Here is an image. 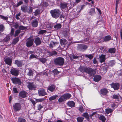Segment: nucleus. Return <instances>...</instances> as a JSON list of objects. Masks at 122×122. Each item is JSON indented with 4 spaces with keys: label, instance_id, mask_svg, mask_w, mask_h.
<instances>
[{
    "label": "nucleus",
    "instance_id": "603ef678",
    "mask_svg": "<svg viewBox=\"0 0 122 122\" xmlns=\"http://www.w3.org/2000/svg\"><path fill=\"white\" fill-rule=\"evenodd\" d=\"M45 99L44 98H40L39 99H36V101L37 102H41L44 101Z\"/></svg>",
    "mask_w": 122,
    "mask_h": 122
},
{
    "label": "nucleus",
    "instance_id": "a18cd8bd",
    "mask_svg": "<svg viewBox=\"0 0 122 122\" xmlns=\"http://www.w3.org/2000/svg\"><path fill=\"white\" fill-rule=\"evenodd\" d=\"M39 59L40 61L43 63H45L47 60L46 59V58H39Z\"/></svg>",
    "mask_w": 122,
    "mask_h": 122
},
{
    "label": "nucleus",
    "instance_id": "4d7b16f0",
    "mask_svg": "<svg viewBox=\"0 0 122 122\" xmlns=\"http://www.w3.org/2000/svg\"><path fill=\"white\" fill-rule=\"evenodd\" d=\"M53 72L54 74H57L59 73V72L57 70V69H55L53 71Z\"/></svg>",
    "mask_w": 122,
    "mask_h": 122
},
{
    "label": "nucleus",
    "instance_id": "6e6552de",
    "mask_svg": "<svg viewBox=\"0 0 122 122\" xmlns=\"http://www.w3.org/2000/svg\"><path fill=\"white\" fill-rule=\"evenodd\" d=\"M68 3L66 2L61 3L60 4V8L62 10H67L68 9Z\"/></svg>",
    "mask_w": 122,
    "mask_h": 122
},
{
    "label": "nucleus",
    "instance_id": "ddd939ff",
    "mask_svg": "<svg viewBox=\"0 0 122 122\" xmlns=\"http://www.w3.org/2000/svg\"><path fill=\"white\" fill-rule=\"evenodd\" d=\"M111 87L113 88L115 90H117L119 88V84L118 83H112L111 84Z\"/></svg>",
    "mask_w": 122,
    "mask_h": 122
},
{
    "label": "nucleus",
    "instance_id": "f257e3e1",
    "mask_svg": "<svg viewBox=\"0 0 122 122\" xmlns=\"http://www.w3.org/2000/svg\"><path fill=\"white\" fill-rule=\"evenodd\" d=\"M50 13L52 16L55 19L57 18L60 15V10L58 9H55L50 11Z\"/></svg>",
    "mask_w": 122,
    "mask_h": 122
},
{
    "label": "nucleus",
    "instance_id": "4be33fe9",
    "mask_svg": "<svg viewBox=\"0 0 122 122\" xmlns=\"http://www.w3.org/2000/svg\"><path fill=\"white\" fill-rule=\"evenodd\" d=\"M101 93L103 95H106L108 92L107 89L104 88L102 89L101 91Z\"/></svg>",
    "mask_w": 122,
    "mask_h": 122
},
{
    "label": "nucleus",
    "instance_id": "f03ea898",
    "mask_svg": "<svg viewBox=\"0 0 122 122\" xmlns=\"http://www.w3.org/2000/svg\"><path fill=\"white\" fill-rule=\"evenodd\" d=\"M54 62L56 65L62 66L64 63V59L61 57H58L54 60Z\"/></svg>",
    "mask_w": 122,
    "mask_h": 122
},
{
    "label": "nucleus",
    "instance_id": "9d476101",
    "mask_svg": "<svg viewBox=\"0 0 122 122\" xmlns=\"http://www.w3.org/2000/svg\"><path fill=\"white\" fill-rule=\"evenodd\" d=\"M13 107L15 110L18 111L21 109V106L20 103H17L14 104Z\"/></svg>",
    "mask_w": 122,
    "mask_h": 122
},
{
    "label": "nucleus",
    "instance_id": "c85d7f7f",
    "mask_svg": "<svg viewBox=\"0 0 122 122\" xmlns=\"http://www.w3.org/2000/svg\"><path fill=\"white\" fill-rule=\"evenodd\" d=\"M86 68V67H85L84 66H80L79 68V70L82 73L84 72H85Z\"/></svg>",
    "mask_w": 122,
    "mask_h": 122
},
{
    "label": "nucleus",
    "instance_id": "680f3d73",
    "mask_svg": "<svg viewBox=\"0 0 122 122\" xmlns=\"http://www.w3.org/2000/svg\"><path fill=\"white\" fill-rule=\"evenodd\" d=\"M23 3V2L22 1H19L18 3L17 4V5H16V7H18L20 5L22 4Z\"/></svg>",
    "mask_w": 122,
    "mask_h": 122
},
{
    "label": "nucleus",
    "instance_id": "72a5a7b5",
    "mask_svg": "<svg viewBox=\"0 0 122 122\" xmlns=\"http://www.w3.org/2000/svg\"><path fill=\"white\" fill-rule=\"evenodd\" d=\"M108 51L111 53H114L116 51V49L115 48H111L109 49Z\"/></svg>",
    "mask_w": 122,
    "mask_h": 122
},
{
    "label": "nucleus",
    "instance_id": "7c9ffc66",
    "mask_svg": "<svg viewBox=\"0 0 122 122\" xmlns=\"http://www.w3.org/2000/svg\"><path fill=\"white\" fill-rule=\"evenodd\" d=\"M94 55V54H92L89 55L86 54L85 56V57L89 58V59L91 60L93 58Z\"/></svg>",
    "mask_w": 122,
    "mask_h": 122
},
{
    "label": "nucleus",
    "instance_id": "6e6d98bb",
    "mask_svg": "<svg viewBox=\"0 0 122 122\" xmlns=\"http://www.w3.org/2000/svg\"><path fill=\"white\" fill-rule=\"evenodd\" d=\"M0 16L1 19H3L4 20H7L8 19V17L7 16H4L2 15H0Z\"/></svg>",
    "mask_w": 122,
    "mask_h": 122
},
{
    "label": "nucleus",
    "instance_id": "a211bd4d",
    "mask_svg": "<svg viewBox=\"0 0 122 122\" xmlns=\"http://www.w3.org/2000/svg\"><path fill=\"white\" fill-rule=\"evenodd\" d=\"M56 86L54 85H52L50 86H49L47 88V90H48L51 92H53L56 90Z\"/></svg>",
    "mask_w": 122,
    "mask_h": 122
},
{
    "label": "nucleus",
    "instance_id": "0e129e2a",
    "mask_svg": "<svg viewBox=\"0 0 122 122\" xmlns=\"http://www.w3.org/2000/svg\"><path fill=\"white\" fill-rule=\"evenodd\" d=\"M34 58H37L36 57V56L34 54H31L30 56V59H32Z\"/></svg>",
    "mask_w": 122,
    "mask_h": 122
},
{
    "label": "nucleus",
    "instance_id": "5701e85b",
    "mask_svg": "<svg viewBox=\"0 0 122 122\" xmlns=\"http://www.w3.org/2000/svg\"><path fill=\"white\" fill-rule=\"evenodd\" d=\"M26 92L24 91H22L20 92L19 94V96L20 97H21L22 98H24L26 97Z\"/></svg>",
    "mask_w": 122,
    "mask_h": 122
},
{
    "label": "nucleus",
    "instance_id": "0eeeda50",
    "mask_svg": "<svg viewBox=\"0 0 122 122\" xmlns=\"http://www.w3.org/2000/svg\"><path fill=\"white\" fill-rule=\"evenodd\" d=\"M87 46L82 44H78L77 46V50L80 51H85L87 48Z\"/></svg>",
    "mask_w": 122,
    "mask_h": 122
},
{
    "label": "nucleus",
    "instance_id": "e433bc0d",
    "mask_svg": "<svg viewBox=\"0 0 122 122\" xmlns=\"http://www.w3.org/2000/svg\"><path fill=\"white\" fill-rule=\"evenodd\" d=\"M58 97V96L57 95L52 96L49 98V100L51 101L54 100L56 99Z\"/></svg>",
    "mask_w": 122,
    "mask_h": 122
},
{
    "label": "nucleus",
    "instance_id": "6ab92c4d",
    "mask_svg": "<svg viewBox=\"0 0 122 122\" xmlns=\"http://www.w3.org/2000/svg\"><path fill=\"white\" fill-rule=\"evenodd\" d=\"M99 57L100 58V62L101 63L105 61L106 59L105 55L102 54L99 56Z\"/></svg>",
    "mask_w": 122,
    "mask_h": 122
},
{
    "label": "nucleus",
    "instance_id": "b1692460",
    "mask_svg": "<svg viewBox=\"0 0 122 122\" xmlns=\"http://www.w3.org/2000/svg\"><path fill=\"white\" fill-rule=\"evenodd\" d=\"M34 73L33 70L30 69H28V71L27 73V75L28 76H32L33 75Z\"/></svg>",
    "mask_w": 122,
    "mask_h": 122
},
{
    "label": "nucleus",
    "instance_id": "338daca9",
    "mask_svg": "<svg viewBox=\"0 0 122 122\" xmlns=\"http://www.w3.org/2000/svg\"><path fill=\"white\" fill-rule=\"evenodd\" d=\"M93 63L94 64H97V62L96 60V58H94L93 59Z\"/></svg>",
    "mask_w": 122,
    "mask_h": 122
},
{
    "label": "nucleus",
    "instance_id": "473e14b6",
    "mask_svg": "<svg viewBox=\"0 0 122 122\" xmlns=\"http://www.w3.org/2000/svg\"><path fill=\"white\" fill-rule=\"evenodd\" d=\"M111 39V36H105L104 39V40L105 41H107Z\"/></svg>",
    "mask_w": 122,
    "mask_h": 122
},
{
    "label": "nucleus",
    "instance_id": "8fccbe9b",
    "mask_svg": "<svg viewBox=\"0 0 122 122\" xmlns=\"http://www.w3.org/2000/svg\"><path fill=\"white\" fill-rule=\"evenodd\" d=\"M33 10V8L31 6H30L29 7V10L27 12L29 14H31L32 13V11Z\"/></svg>",
    "mask_w": 122,
    "mask_h": 122
},
{
    "label": "nucleus",
    "instance_id": "f3484780",
    "mask_svg": "<svg viewBox=\"0 0 122 122\" xmlns=\"http://www.w3.org/2000/svg\"><path fill=\"white\" fill-rule=\"evenodd\" d=\"M38 22L37 19H34L32 21L31 24L32 26L36 27L38 25Z\"/></svg>",
    "mask_w": 122,
    "mask_h": 122
},
{
    "label": "nucleus",
    "instance_id": "c9c22d12",
    "mask_svg": "<svg viewBox=\"0 0 122 122\" xmlns=\"http://www.w3.org/2000/svg\"><path fill=\"white\" fill-rule=\"evenodd\" d=\"M60 42L61 44L62 45H66L67 44V41L66 39H61L60 40Z\"/></svg>",
    "mask_w": 122,
    "mask_h": 122
},
{
    "label": "nucleus",
    "instance_id": "13d9d810",
    "mask_svg": "<svg viewBox=\"0 0 122 122\" xmlns=\"http://www.w3.org/2000/svg\"><path fill=\"white\" fill-rule=\"evenodd\" d=\"M95 11V9L94 8H91L90 10V13L92 14L94 13Z\"/></svg>",
    "mask_w": 122,
    "mask_h": 122
},
{
    "label": "nucleus",
    "instance_id": "774afa93",
    "mask_svg": "<svg viewBox=\"0 0 122 122\" xmlns=\"http://www.w3.org/2000/svg\"><path fill=\"white\" fill-rule=\"evenodd\" d=\"M13 91L15 93H18V92L17 91V89L16 88H14L13 89Z\"/></svg>",
    "mask_w": 122,
    "mask_h": 122
},
{
    "label": "nucleus",
    "instance_id": "58836bf2",
    "mask_svg": "<svg viewBox=\"0 0 122 122\" xmlns=\"http://www.w3.org/2000/svg\"><path fill=\"white\" fill-rule=\"evenodd\" d=\"M84 118L81 117H78L77 118L78 122H82Z\"/></svg>",
    "mask_w": 122,
    "mask_h": 122
},
{
    "label": "nucleus",
    "instance_id": "dca6fc26",
    "mask_svg": "<svg viewBox=\"0 0 122 122\" xmlns=\"http://www.w3.org/2000/svg\"><path fill=\"white\" fill-rule=\"evenodd\" d=\"M5 63L11 66L12 62V59L9 57L6 58L5 60Z\"/></svg>",
    "mask_w": 122,
    "mask_h": 122
},
{
    "label": "nucleus",
    "instance_id": "c756f323",
    "mask_svg": "<svg viewBox=\"0 0 122 122\" xmlns=\"http://www.w3.org/2000/svg\"><path fill=\"white\" fill-rule=\"evenodd\" d=\"M98 117L99 119L102 121L103 122H105L106 118L104 116L101 115H99Z\"/></svg>",
    "mask_w": 122,
    "mask_h": 122
},
{
    "label": "nucleus",
    "instance_id": "864d4df0",
    "mask_svg": "<svg viewBox=\"0 0 122 122\" xmlns=\"http://www.w3.org/2000/svg\"><path fill=\"white\" fill-rule=\"evenodd\" d=\"M15 30L14 28H12L11 29V30L10 33V35L11 36H12L14 34Z\"/></svg>",
    "mask_w": 122,
    "mask_h": 122
},
{
    "label": "nucleus",
    "instance_id": "bf43d9fd",
    "mask_svg": "<svg viewBox=\"0 0 122 122\" xmlns=\"http://www.w3.org/2000/svg\"><path fill=\"white\" fill-rule=\"evenodd\" d=\"M46 32V31L45 30H41L39 31V33L40 34H43Z\"/></svg>",
    "mask_w": 122,
    "mask_h": 122
},
{
    "label": "nucleus",
    "instance_id": "69168bd1",
    "mask_svg": "<svg viewBox=\"0 0 122 122\" xmlns=\"http://www.w3.org/2000/svg\"><path fill=\"white\" fill-rule=\"evenodd\" d=\"M79 110L81 112H83L84 111L83 107L82 106H81L79 107Z\"/></svg>",
    "mask_w": 122,
    "mask_h": 122
},
{
    "label": "nucleus",
    "instance_id": "5fc2aeb1",
    "mask_svg": "<svg viewBox=\"0 0 122 122\" xmlns=\"http://www.w3.org/2000/svg\"><path fill=\"white\" fill-rule=\"evenodd\" d=\"M119 0H116V13L117 12V6L118 5V4L119 3Z\"/></svg>",
    "mask_w": 122,
    "mask_h": 122
},
{
    "label": "nucleus",
    "instance_id": "20e7f679",
    "mask_svg": "<svg viewBox=\"0 0 122 122\" xmlns=\"http://www.w3.org/2000/svg\"><path fill=\"white\" fill-rule=\"evenodd\" d=\"M27 83V87L30 90H35L37 89V85L34 82H28Z\"/></svg>",
    "mask_w": 122,
    "mask_h": 122
},
{
    "label": "nucleus",
    "instance_id": "4c0bfd02",
    "mask_svg": "<svg viewBox=\"0 0 122 122\" xmlns=\"http://www.w3.org/2000/svg\"><path fill=\"white\" fill-rule=\"evenodd\" d=\"M19 41V38L18 37H16L13 40L12 42L13 44H16Z\"/></svg>",
    "mask_w": 122,
    "mask_h": 122
},
{
    "label": "nucleus",
    "instance_id": "f704fd0d",
    "mask_svg": "<svg viewBox=\"0 0 122 122\" xmlns=\"http://www.w3.org/2000/svg\"><path fill=\"white\" fill-rule=\"evenodd\" d=\"M10 36H6L3 39V41L5 42H8L10 40Z\"/></svg>",
    "mask_w": 122,
    "mask_h": 122
},
{
    "label": "nucleus",
    "instance_id": "37998d69",
    "mask_svg": "<svg viewBox=\"0 0 122 122\" xmlns=\"http://www.w3.org/2000/svg\"><path fill=\"white\" fill-rule=\"evenodd\" d=\"M5 27L2 24L0 25V32H2L4 30Z\"/></svg>",
    "mask_w": 122,
    "mask_h": 122
},
{
    "label": "nucleus",
    "instance_id": "e2e57ef3",
    "mask_svg": "<svg viewBox=\"0 0 122 122\" xmlns=\"http://www.w3.org/2000/svg\"><path fill=\"white\" fill-rule=\"evenodd\" d=\"M30 101L32 102V103L33 104V105L34 106H35L36 104V102L35 101L33 100V99H30Z\"/></svg>",
    "mask_w": 122,
    "mask_h": 122
},
{
    "label": "nucleus",
    "instance_id": "052dcab7",
    "mask_svg": "<svg viewBox=\"0 0 122 122\" xmlns=\"http://www.w3.org/2000/svg\"><path fill=\"white\" fill-rule=\"evenodd\" d=\"M37 107L38 110H40L43 108V107L41 104H39L38 106Z\"/></svg>",
    "mask_w": 122,
    "mask_h": 122
},
{
    "label": "nucleus",
    "instance_id": "bb28decb",
    "mask_svg": "<svg viewBox=\"0 0 122 122\" xmlns=\"http://www.w3.org/2000/svg\"><path fill=\"white\" fill-rule=\"evenodd\" d=\"M61 27V24H58L54 26V27L56 30L60 29Z\"/></svg>",
    "mask_w": 122,
    "mask_h": 122
},
{
    "label": "nucleus",
    "instance_id": "39448f33",
    "mask_svg": "<svg viewBox=\"0 0 122 122\" xmlns=\"http://www.w3.org/2000/svg\"><path fill=\"white\" fill-rule=\"evenodd\" d=\"M34 39L33 37L30 36L27 38L26 41V46L28 47H30L32 46L34 44Z\"/></svg>",
    "mask_w": 122,
    "mask_h": 122
},
{
    "label": "nucleus",
    "instance_id": "412c9836",
    "mask_svg": "<svg viewBox=\"0 0 122 122\" xmlns=\"http://www.w3.org/2000/svg\"><path fill=\"white\" fill-rule=\"evenodd\" d=\"M101 79V76L99 75H96L94 77V80L96 82L99 81Z\"/></svg>",
    "mask_w": 122,
    "mask_h": 122
},
{
    "label": "nucleus",
    "instance_id": "a19ab883",
    "mask_svg": "<svg viewBox=\"0 0 122 122\" xmlns=\"http://www.w3.org/2000/svg\"><path fill=\"white\" fill-rule=\"evenodd\" d=\"M27 28L26 27L23 26L22 25L20 26L19 27V30H23L26 29Z\"/></svg>",
    "mask_w": 122,
    "mask_h": 122
},
{
    "label": "nucleus",
    "instance_id": "393cba45",
    "mask_svg": "<svg viewBox=\"0 0 122 122\" xmlns=\"http://www.w3.org/2000/svg\"><path fill=\"white\" fill-rule=\"evenodd\" d=\"M15 64H16L18 67H20L22 66V63L21 61L16 60L15 61Z\"/></svg>",
    "mask_w": 122,
    "mask_h": 122
},
{
    "label": "nucleus",
    "instance_id": "a878e982",
    "mask_svg": "<svg viewBox=\"0 0 122 122\" xmlns=\"http://www.w3.org/2000/svg\"><path fill=\"white\" fill-rule=\"evenodd\" d=\"M67 105L69 107H72L75 106L74 102L73 101H69L67 103Z\"/></svg>",
    "mask_w": 122,
    "mask_h": 122
},
{
    "label": "nucleus",
    "instance_id": "c03bdc74",
    "mask_svg": "<svg viewBox=\"0 0 122 122\" xmlns=\"http://www.w3.org/2000/svg\"><path fill=\"white\" fill-rule=\"evenodd\" d=\"M20 32V30H19V29L16 30L15 31L14 35V36L15 37L18 36Z\"/></svg>",
    "mask_w": 122,
    "mask_h": 122
},
{
    "label": "nucleus",
    "instance_id": "423d86ee",
    "mask_svg": "<svg viewBox=\"0 0 122 122\" xmlns=\"http://www.w3.org/2000/svg\"><path fill=\"white\" fill-rule=\"evenodd\" d=\"M85 72L88 74L90 76H93L95 74L94 70L89 67H86Z\"/></svg>",
    "mask_w": 122,
    "mask_h": 122
},
{
    "label": "nucleus",
    "instance_id": "49530a36",
    "mask_svg": "<svg viewBox=\"0 0 122 122\" xmlns=\"http://www.w3.org/2000/svg\"><path fill=\"white\" fill-rule=\"evenodd\" d=\"M120 95L118 94V95H117L115 94H114L112 97V98L114 99H118L119 98V96Z\"/></svg>",
    "mask_w": 122,
    "mask_h": 122
},
{
    "label": "nucleus",
    "instance_id": "ea45409f",
    "mask_svg": "<svg viewBox=\"0 0 122 122\" xmlns=\"http://www.w3.org/2000/svg\"><path fill=\"white\" fill-rule=\"evenodd\" d=\"M82 116L85 117L87 119H89V115L87 112L85 113L82 114Z\"/></svg>",
    "mask_w": 122,
    "mask_h": 122
},
{
    "label": "nucleus",
    "instance_id": "f8f14e48",
    "mask_svg": "<svg viewBox=\"0 0 122 122\" xmlns=\"http://www.w3.org/2000/svg\"><path fill=\"white\" fill-rule=\"evenodd\" d=\"M10 72L12 75L17 76L19 74V71L16 68H13L11 70Z\"/></svg>",
    "mask_w": 122,
    "mask_h": 122
},
{
    "label": "nucleus",
    "instance_id": "7ed1b4c3",
    "mask_svg": "<svg viewBox=\"0 0 122 122\" xmlns=\"http://www.w3.org/2000/svg\"><path fill=\"white\" fill-rule=\"evenodd\" d=\"M71 97V95L69 93H66L61 96L58 100L59 102H64L67 99H69Z\"/></svg>",
    "mask_w": 122,
    "mask_h": 122
},
{
    "label": "nucleus",
    "instance_id": "79ce46f5",
    "mask_svg": "<svg viewBox=\"0 0 122 122\" xmlns=\"http://www.w3.org/2000/svg\"><path fill=\"white\" fill-rule=\"evenodd\" d=\"M108 66H102V69L103 71L105 72H106L108 69Z\"/></svg>",
    "mask_w": 122,
    "mask_h": 122
},
{
    "label": "nucleus",
    "instance_id": "3c124183",
    "mask_svg": "<svg viewBox=\"0 0 122 122\" xmlns=\"http://www.w3.org/2000/svg\"><path fill=\"white\" fill-rule=\"evenodd\" d=\"M115 60L111 61L109 62V65L111 66H112L115 64Z\"/></svg>",
    "mask_w": 122,
    "mask_h": 122
},
{
    "label": "nucleus",
    "instance_id": "09e8293b",
    "mask_svg": "<svg viewBox=\"0 0 122 122\" xmlns=\"http://www.w3.org/2000/svg\"><path fill=\"white\" fill-rule=\"evenodd\" d=\"M113 110L110 108L107 109H106V112L107 114H108L112 112Z\"/></svg>",
    "mask_w": 122,
    "mask_h": 122
},
{
    "label": "nucleus",
    "instance_id": "2f4dec72",
    "mask_svg": "<svg viewBox=\"0 0 122 122\" xmlns=\"http://www.w3.org/2000/svg\"><path fill=\"white\" fill-rule=\"evenodd\" d=\"M56 44H58V43L57 42H54L53 41H51L49 47L50 48H53L54 46Z\"/></svg>",
    "mask_w": 122,
    "mask_h": 122
},
{
    "label": "nucleus",
    "instance_id": "1a4fd4ad",
    "mask_svg": "<svg viewBox=\"0 0 122 122\" xmlns=\"http://www.w3.org/2000/svg\"><path fill=\"white\" fill-rule=\"evenodd\" d=\"M12 81L14 84H18L19 85L21 84V81L19 79L16 77H13L11 79Z\"/></svg>",
    "mask_w": 122,
    "mask_h": 122
},
{
    "label": "nucleus",
    "instance_id": "2eb2a0df",
    "mask_svg": "<svg viewBox=\"0 0 122 122\" xmlns=\"http://www.w3.org/2000/svg\"><path fill=\"white\" fill-rule=\"evenodd\" d=\"M34 43L36 46L40 45L41 43L40 38L39 37L36 38L34 40Z\"/></svg>",
    "mask_w": 122,
    "mask_h": 122
},
{
    "label": "nucleus",
    "instance_id": "cd10ccee",
    "mask_svg": "<svg viewBox=\"0 0 122 122\" xmlns=\"http://www.w3.org/2000/svg\"><path fill=\"white\" fill-rule=\"evenodd\" d=\"M40 10H41L40 9H36L34 12V15L36 16L40 15Z\"/></svg>",
    "mask_w": 122,
    "mask_h": 122
},
{
    "label": "nucleus",
    "instance_id": "aec40b11",
    "mask_svg": "<svg viewBox=\"0 0 122 122\" xmlns=\"http://www.w3.org/2000/svg\"><path fill=\"white\" fill-rule=\"evenodd\" d=\"M46 50L47 51H46V53H48L49 54V56H52L54 55H56L57 54V52L56 51H53L51 52H50L47 49Z\"/></svg>",
    "mask_w": 122,
    "mask_h": 122
},
{
    "label": "nucleus",
    "instance_id": "de8ad7c7",
    "mask_svg": "<svg viewBox=\"0 0 122 122\" xmlns=\"http://www.w3.org/2000/svg\"><path fill=\"white\" fill-rule=\"evenodd\" d=\"M18 122H25V120L23 118L19 117L18 119Z\"/></svg>",
    "mask_w": 122,
    "mask_h": 122
},
{
    "label": "nucleus",
    "instance_id": "4468645a",
    "mask_svg": "<svg viewBox=\"0 0 122 122\" xmlns=\"http://www.w3.org/2000/svg\"><path fill=\"white\" fill-rule=\"evenodd\" d=\"M21 9L23 12L25 13L28 12L29 8L28 6L23 5L21 6Z\"/></svg>",
    "mask_w": 122,
    "mask_h": 122
},
{
    "label": "nucleus",
    "instance_id": "9b49d317",
    "mask_svg": "<svg viewBox=\"0 0 122 122\" xmlns=\"http://www.w3.org/2000/svg\"><path fill=\"white\" fill-rule=\"evenodd\" d=\"M38 94L39 96H43L46 95L47 93L44 89H41L38 90Z\"/></svg>",
    "mask_w": 122,
    "mask_h": 122
}]
</instances>
